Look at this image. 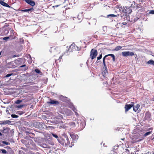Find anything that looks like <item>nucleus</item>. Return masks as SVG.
Wrapping results in <instances>:
<instances>
[{
  "label": "nucleus",
  "mask_w": 154,
  "mask_h": 154,
  "mask_svg": "<svg viewBox=\"0 0 154 154\" xmlns=\"http://www.w3.org/2000/svg\"><path fill=\"white\" fill-rule=\"evenodd\" d=\"M97 54V51L96 50L92 49L90 52V57L93 60L94 59Z\"/></svg>",
  "instance_id": "nucleus-1"
},
{
  "label": "nucleus",
  "mask_w": 154,
  "mask_h": 154,
  "mask_svg": "<svg viewBox=\"0 0 154 154\" xmlns=\"http://www.w3.org/2000/svg\"><path fill=\"white\" fill-rule=\"evenodd\" d=\"M63 119V117L61 115L55 118L54 119V120L52 121V122L57 124L62 122V120Z\"/></svg>",
  "instance_id": "nucleus-2"
},
{
  "label": "nucleus",
  "mask_w": 154,
  "mask_h": 154,
  "mask_svg": "<svg viewBox=\"0 0 154 154\" xmlns=\"http://www.w3.org/2000/svg\"><path fill=\"white\" fill-rule=\"evenodd\" d=\"M134 55V54L133 52L127 51L122 52V55L124 57H126L127 56H133Z\"/></svg>",
  "instance_id": "nucleus-3"
},
{
  "label": "nucleus",
  "mask_w": 154,
  "mask_h": 154,
  "mask_svg": "<svg viewBox=\"0 0 154 154\" xmlns=\"http://www.w3.org/2000/svg\"><path fill=\"white\" fill-rule=\"evenodd\" d=\"M134 103L131 102L130 104H126L125 105V112H126L129 110L131 107L134 106Z\"/></svg>",
  "instance_id": "nucleus-4"
},
{
  "label": "nucleus",
  "mask_w": 154,
  "mask_h": 154,
  "mask_svg": "<svg viewBox=\"0 0 154 154\" xmlns=\"http://www.w3.org/2000/svg\"><path fill=\"white\" fill-rule=\"evenodd\" d=\"M77 48H78V47L75 45V44H72L70 45L68 51H72L73 50H76Z\"/></svg>",
  "instance_id": "nucleus-5"
},
{
  "label": "nucleus",
  "mask_w": 154,
  "mask_h": 154,
  "mask_svg": "<svg viewBox=\"0 0 154 154\" xmlns=\"http://www.w3.org/2000/svg\"><path fill=\"white\" fill-rule=\"evenodd\" d=\"M23 60L21 58H18L14 61V63L17 66H19L22 63Z\"/></svg>",
  "instance_id": "nucleus-6"
},
{
  "label": "nucleus",
  "mask_w": 154,
  "mask_h": 154,
  "mask_svg": "<svg viewBox=\"0 0 154 154\" xmlns=\"http://www.w3.org/2000/svg\"><path fill=\"white\" fill-rule=\"evenodd\" d=\"M125 13L127 14H130L132 11L131 8L129 6H125Z\"/></svg>",
  "instance_id": "nucleus-7"
},
{
  "label": "nucleus",
  "mask_w": 154,
  "mask_h": 154,
  "mask_svg": "<svg viewBox=\"0 0 154 154\" xmlns=\"http://www.w3.org/2000/svg\"><path fill=\"white\" fill-rule=\"evenodd\" d=\"M108 56H110L112 58V60L113 61H114L115 60V57L114 55L112 54H110L108 55H105L103 58V62H105V59Z\"/></svg>",
  "instance_id": "nucleus-8"
},
{
  "label": "nucleus",
  "mask_w": 154,
  "mask_h": 154,
  "mask_svg": "<svg viewBox=\"0 0 154 154\" xmlns=\"http://www.w3.org/2000/svg\"><path fill=\"white\" fill-rule=\"evenodd\" d=\"M47 103L48 104H54L55 105H57L59 103V102L57 101L51 100L49 102H48Z\"/></svg>",
  "instance_id": "nucleus-9"
},
{
  "label": "nucleus",
  "mask_w": 154,
  "mask_h": 154,
  "mask_svg": "<svg viewBox=\"0 0 154 154\" xmlns=\"http://www.w3.org/2000/svg\"><path fill=\"white\" fill-rule=\"evenodd\" d=\"M117 6L118 8L119 9V11L121 12H125V7H122V6L121 5H119Z\"/></svg>",
  "instance_id": "nucleus-10"
},
{
  "label": "nucleus",
  "mask_w": 154,
  "mask_h": 154,
  "mask_svg": "<svg viewBox=\"0 0 154 154\" xmlns=\"http://www.w3.org/2000/svg\"><path fill=\"white\" fill-rule=\"evenodd\" d=\"M25 1L30 5L33 6L35 5V2L31 0H25Z\"/></svg>",
  "instance_id": "nucleus-11"
},
{
  "label": "nucleus",
  "mask_w": 154,
  "mask_h": 154,
  "mask_svg": "<svg viewBox=\"0 0 154 154\" xmlns=\"http://www.w3.org/2000/svg\"><path fill=\"white\" fill-rule=\"evenodd\" d=\"M70 136L72 138L75 140H76L78 138V136L77 135H75L73 134H70Z\"/></svg>",
  "instance_id": "nucleus-12"
},
{
  "label": "nucleus",
  "mask_w": 154,
  "mask_h": 154,
  "mask_svg": "<svg viewBox=\"0 0 154 154\" xmlns=\"http://www.w3.org/2000/svg\"><path fill=\"white\" fill-rule=\"evenodd\" d=\"M3 1H4L0 0V4L1 5L7 7L9 8H10L11 7V6L9 5L7 3L4 2Z\"/></svg>",
  "instance_id": "nucleus-13"
},
{
  "label": "nucleus",
  "mask_w": 154,
  "mask_h": 154,
  "mask_svg": "<svg viewBox=\"0 0 154 154\" xmlns=\"http://www.w3.org/2000/svg\"><path fill=\"white\" fill-rule=\"evenodd\" d=\"M36 125H38V127H36L40 129L42 128V126L44 125V123L42 122H36Z\"/></svg>",
  "instance_id": "nucleus-14"
},
{
  "label": "nucleus",
  "mask_w": 154,
  "mask_h": 154,
  "mask_svg": "<svg viewBox=\"0 0 154 154\" xmlns=\"http://www.w3.org/2000/svg\"><path fill=\"white\" fill-rule=\"evenodd\" d=\"M131 5H130V7L131 8H135V2L134 1H132L130 2Z\"/></svg>",
  "instance_id": "nucleus-15"
},
{
  "label": "nucleus",
  "mask_w": 154,
  "mask_h": 154,
  "mask_svg": "<svg viewBox=\"0 0 154 154\" xmlns=\"http://www.w3.org/2000/svg\"><path fill=\"white\" fill-rule=\"evenodd\" d=\"M140 107V105L139 104H137L135 106L133 107V110L135 112H136L137 111L139 108Z\"/></svg>",
  "instance_id": "nucleus-16"
},
{
  "label": "nucleus",
  "mask_w": 154,
  "mask_h": 154,
  "mask_svg": "<svg viewBox=\"0 0 154 154\" xmlns=\"http://www.w3.org/2000/svg\"><path fill=\"white\" fill-rule=\"evenodd\" d=\"M11 122V121L9 120L4 121L2 122L1 123V124L5 125L6 124H8L9 125L10 124Z\"/></svg>",
  "instance_id": "nucleus-17"
},
{
  "label": "nucleus",
  "mask_w": 154,
  "mask_h": 154,
  "mask_svg": "<svg viewBox=\"0 0 154 154\" xmlns=\"http://www.w3.org/2000/svg\"><path fill=\"white\" fill-rule=\"evenodd\" d=\"M69 125L71 128H74L75 126V124L74 122H70L69 123Z\"/></svg>",
  "instance_id": "nucleus-18"
},
{
  "label": "nucleus",
  "mask_w": 154,
  "mask_h": 154,
  "mask_svg": "<svg viewBox=\"0 0 154 154\" xmlns=\"http://www.w3.org/2000/svg\"><path fill=\"white\" fill-rule=\"evenodd\" d=\"M147 64L154 65V61L152 60H150L148 61L146 63Z\"/></svg>",
  "instance_id": "nucleus-19"
},
{
  "label": "nucleus",
  "mask_w": 154,
  "mask_h": 154,
  "mask_svg": "<svg viewBox=\"0 0 154 154\" xmlns=\"http://www.w3.org/2000/svg\"><path fill=\"white\" fill-rule=\"evenodd\" d=\"M20 68H23L22 69V70L25 71L27 70L28 68V67L26 66L25 65H23L21 66L20 67Z\"/></svg>",
  "instance_id": "nucleus-20"
},
{
  "label": "nucleus",
  "mask_w": 154,
  "mask_h": 154,
  "mask_svg": "<svg viewBox=\"0 0 154 154\" xmlns=\"http://www.w3.org/2000/svg\"><path fill=\"white\" fill-rule=\"evenodd\" d=\"M75 112V115L77 116H78L79 115L78 113L76 112L77 111L76 109L73 106L71 108Z\"/></svg>",
  "instance_id": "nucleus-21"
},
{
  "label": "nucleus",
  "mask_w": 154,
  "mask_h": 154,
  "mask_svg": "<svg viewBox=\"0 0 154 154\" xmlns=\"http://www.w3.org/2000/svg\"><path fill=\"white\" fill-rule=\"evenodd\" d=\"M0 151H2V152L3 154H9L6 150L4 149H1L0 150Z\"/></svg>",
  "instance_id": "nucleus-22"
},
{
  "label": "nucleus",
  "mask_w": 154,
  "mask_h": 154,
  "mask_svg": "<svg viewBox=\"0 0 154 154\" xmlns=\"http://www.w3.org/2000/svg\"><path fill=\"white\" fill-rule=\"evenodd\" d=\"M122 48V47H121L120 46H118L116 47L115 48V49H114V51H118L119 50L121 49Z\"/></svg>",
  "instance_id": "nucleus-23"
},
{
  "label": "nucleus",
  "mask_w": 154,
  "mask_h": 154,
  "mask_svg": "<svg viewBox=\"0 0 154 154\" xmlns=\"http://www.w3.org/2000/svg\"><path fill=\"white\" fill-rule=\"evenodd\" d=\"M9 130V129L7 128H3V132L4 133H6L8 132Z\"/></svg>",
  "instance_id": "nucleus-24"
},
{
  "label": "nucleus",
  "mask_w": 154,
  "mask_h": 154,
  "mask_svg": "<svg viewBox=\"0 0 154 154\" xmlns=\"http://www.w3.org/2000/svg\"><path fill=\"white\" fill-rule=\"evenodd\" d=\"M66 112L67 113V115H71L72 114V112L71 111L67 109L66 110Z\"/></svg>",
  "instance_id": "nucleus-25"
},
{
  "label": "nucleus",
  "mask_w": 154,
  "mask_h": 154,
  "mask_svg": "<svg viewBox=\"0 0 154 154\" xmlns=\"http://www.w3.org/2000/svg\"><path fill=\"white\" fill-rule=\"evenodd\" d=\"M152 133V131L148 132L144 134V137H146V136H147V135L150 134Z\"/></svg>",
  "instance_id": "nucleus-26"
},
{
  "label": "nucleus",
  "mask_w": 154,
  "mask_h": 154,
  "mask_svg": "<svg viewBox=\"0 0 154 154\" xmlns=\"http://www.w3.org/2000/svg\"><path fill=\"white\" fill-rule=\"evenodd\" d=\"M62 98H63V99L62 100L63 101H69L70 100V99H67V98L66 97H62Z\"/></svg>",
  "instance_id": "nucleus-27"
},
{
  "label": "nucleus",
  "mask_w": 154,
  "mask_h": 154,
  "mask_svg": "<svg viewBox=\"0 0 154 154\" xmlns=\"http://www.w3.org/2000/svg\"><path fill=\"white\" fill-rule=\"evenodd\" d=\"M11 116L13 118H17L19 117L17 115L13 114L11 115Z\"/></svg>",
  "instance_id": "nucleus-28"
},
{
  "label": "nucleus",
  "mask_w": 154,
  "mask_h": 154,
  "mask_svg": "<svg viewBox=\"0 0 154 154\" xmlns=\"http://www.w3.org/2000/svg\"><path fill=\"white\" fill-rule=\"evenodd\" d=\"M32 9V8H29L28 9H25L22 10V11L23 12H29V11H31Z\"/></svg>",
  "instance_id": "nucleus-29"
},
{
  "label": "nucleus",
  "mask_w": 154,
  "mask_h": 154,
  "mask_svg": "<svg viewBox=\"0 0 154 154\" xmlns=\"http://www.w3.org/2000/svg\"><path fill=\"white\" fill-rule=\"evenodd\" d=\"M9 30L8 29H5L4 30V35H7L9 32Z\"/></svg>",
  "instance_id": "nucleus-30"
},
{
  "label": "nucleus",
  "mask_w": 154,
  "mask_h": 154,
  "mask_svg": "<svg viewBox=\"0 0 154 154\" xmlns=\"http://www.w3.org/2000/svg\"><path fill=\"white\" fill-rule=\"evenodd\" d=\"M22 102V100H17L15 102V103L17 104H19L20 103Z\"/></svg>",
  "instance_id": "nucleus-31"
},
{
  "label": "nucleus",
  "mask_w": 154,
  "mask_h": 154,
  "mask_svg": "<svg viewBox=\"0 0 154 154\" xmlns=\"http://www.w3.org/2000/svg\"><path fill=\"white\" fill-rule=\"evenodd\" d=\"M52 136L54 137H55V138H57V139H58V136H57V135L56 134H54V133H52Z\"/></svg>",
  "instance_id": "nucleus-32"
},
{
  "label": "nucleus",
  "mask_w": 154,
  "mask_h": 154,
  "mask_svg": "<svg viewBox=\"0 0 154 154\" xmlns=\"http://www.w3.org/2000/svg\"><path fill=\"white\" fill-rule=\"evenodd\" d=\"M23 105L20 104L17 106V108H21L23 107Z\"/></svg>",
  "instance_id": "nucleus-33"
},
{
  "label": "nucleus",
  "mask_w": 154,
  "mask_h": 154,
  "mask_svg": "<svg viewBox=\"0 0 154 154\" xmlns=\"http://www.w3.org/2000/svg\"><path fill=\"white\" fill-rule=\"evenodd\" d=\"M108 16L109 17H116V15H114V14H109V15H108Z\"/></svg>",
  "instance_id": "nucleus-34"
},
{
  "label": "nucleus",
  "mask_w": 154,
  "mask_h": 154,
  "mask_svg": "<svg viewBox=\"0 0 154 154\" xmlns=\"http://www.w3.org/2000/svg\"><path fill=\"white\" fill-rule=\"evenodd\" d=\"M135 8H136V9H137V8H139L140 6V5H139V4H135Z\"/></svg>",
  "instance_id": "nucleus-35"
},
{
  "label": "nucleus",
  "mask_w": 154,
  "mask_h": 154,
  "mask_svg": "<svg viewBox=\"0 0 154 154\" xmlns=\"http://www.w3.org/2000/svg\"><path fill=\"white\" fill-rule=\"evenodd\" d=\"M103 66H104L103 67V69H107L106 66L105 64V62L104 61V62H103Z\"/></svg>",
  "instance_id": "nucleus-36"
},
{
  "label": "nucleus",
  "mask_w": 154,
  "mask_h": 154,
  "mask_svg": "<svg viewBox=\"0 0 154 154\" xmlns=\"http://www.w3.org/2000/svg\"><path fill=\"white\" fill-rule=\"evenodd\" d=\"M2 143H3L5 144H6V145H9V144H10V143H8V142H6L5 141H3L2 142Z\"/></svg>",
  "instance_id": "nucleus-37"
},
{
  "label": "nucleus",
  "mask_w": 154,
  "mask_h": 154,
  "mask_svg": "<svg viewBox=\"0 0 154 154\" xmlns=\"http://www.w3.org/2000/svg\"><path fill=\"white\" fill-rule=\"evenodd\" d=\"M36 72L38 73H40V71L38 69H36L35 70Z\"/></svg>",
  "instance_id": "nucleus-38"
},
{
  "label": "nucleus",
  "mask_w": 154,
  "mask_h": 154,
  "mask_svg": "<svg viewBox=\"0 0 154 154\" xmlns=\"http://www.w3.org/2000/svg\"><path fill=\"white\" fill-rule=\"evenodd\" d=\"M102 57V54H101L99 57H97V59L98 60H99Z\"/></svg>",
  "instance_id": "nucleus-39"
},
{
  "label": "nucleus",
  "mask_w": 154,
  "mask_h": 154,
  "mask_svg": "<svg viewBox=\"0 0 154 154\" xmlns=\"http://www.w3.org/2000/svg\"><path fill=\"white\" fill-rule=\"evenodd\" d=\"M9 38V37H6L3 38V39L5 40H7Z\"/></svg>",
  "instance_id": "nucleus-40"
},
{
  "label": "nucleus",
  "mask_w": 154,
  "mask_h": 154,
  "mask_svg": "<svg viewBox=\"0 0 154 154\" xmlns=\"http://www.w3.org/2000/svg\"><path fill=\"white\" fill-rule=\"evenodd\" d=\"M17 113L18 114L21 115L22 114H23V113L22 112H21V111H18L17 112Z\"/></svg>",
  "instance_id": "nucleus-41"
},
{
  "label": "nucleus",
  "mask_w": 154,
  "mask_h": 154,
  "mask_svg": "<svg viewBox=\"0 0 154 154\" xmlns=\"http://www.w3.org/2000/svg\"><path fill=\"white\" fill-rule=\"evenodd\" d=\"M12 75V74H8L6 75L5 77H10L11 75Z\"/></svg>",
  "instance_id": "nucleus-42"
},
{
  "label": "nucleus",
  "mask_w": 154,
  "mask_h": 154,
  "mask_svg": "<svg viewBox=\"0 0 154 154\" xmlns=\"http://www.w3.org/2000/svg\"><path fill=\"white\" fill-rule=\"evenodd\" d=\"M149 13L152 14H154V10L150 11L149 12Z\"/></svg>",
  "instance_id": "nucleus-43"
},
{
  "label": "nucleus",
  "mask_w": 154,
  "mask_h": 154,
  "mask_svg": "<svg viewBox=\"0 0 154 154\" xmlns=\"http://www.w3.org/2000/svg\"><path fill=\"white\" fill-rule=\"evenodd\" d=\"M104 73H106L107 72V69H104V70L103 72Z\"/></svg>",
  "instance_id": "nucleus-44"
},
{
  "label": "nucleus",
  "mask_w": 154,
  "mask_h": 154,
  "mask_svg": "<svg viewBox=\"0 0 154 154\" xmlns=\"http://www.w3.org/2000/svg\"><path fill=\"white\" fill-rule=\"evenodd\" d=\"M46 127L48 128H53V127L52 126H47Z\"/></svg>",
  "instance_id": "nucleus-45"
},
{
  "label": "nucleus",
  "mask_w": 154,
  "mask_h": 154,
  "mask_svg": "<svg viewBox=\"0 0 154 154\" xmlns=\"http://www.w3.org/2000/svg\"><path fill=\"white\" fill-rule=\"evenodd\" d=\"M63 56V55H61V56L59 58V60H60H60H61V59H62V56Z\"/></svg>",
  "instance_id": "nucleus-46"
},
{
  "label": "nucleus",
  "mask_w": 154,
  "mask_h": 154,
  "mask_svg": "<svg viewBox=\"0 0 154 154\" xmlns=\"http://www.w3.org/2000/svg\"><path fill=\"white\" fill-rule=\"evenodd\" d=\"M4 54V51H2L1 52H0V55H1L2 54Z\"/></svg>",
  "instance_id": "nucleus-47"
},
{
  "label": "nucleus",
  "mask_w": 154,
  "mask_h": 154,
  "mask_svg": "<svg viewBox=\"0 0 154 154\" xmlns=\"http://www.w3.org/2000/svg\"><path fill=\"white\" fill-rule=\"evenodd\" d=\"M10 154H13V152L12 150H11L10 152Z\"/></svg>",
  "instance_id": "nucleus-48"
},
{
  "label": "nucleus",
  "mask_w": 154,
  "mask_h": 154,
  "mask_svg": "<svg viewBox=\"0 0 154 154\" xmlns=\"http://www.w3.org/2000/svg\"><path fill=\"white\" fill-rule=\"evenodd\" d=\"M142 139H139V140H137V141H136L135 142H139V141H140Z\"/></svg>",
  "instance_id": "nucleus-49"
},
{
  "label": "nucleus",
  "mask_w": 154,
  "mask_h": 154,
  "mask_svg": "<svg viewBox=\"0 0 154 154\" xmlns=\"http://www.w3.org/2000/svg\"><path fill=\"white\" fill-rule=\"evenodd\" d=\"M52 48H53L54 49H56L57 48H54L53 47H51V49H52Z\"/></svg>",
  "instance_id": "nucleus-50"
},
{
  "label": "nucleus",
  "mask_w": 154,
  "mask_h": 154,
  "mask_svg": "<svg viewBox=\"0 0 154 154\" xmlns=\"http://www.w3.org/2000/svg\"><path fill=\"white\" fill-rule=\"evenodd\" d=\"M6 112L8 113L9 114V112L8 110H6Z\"/></svg>",
  "instance_id": "nucleus-51"
},
{
  "label": "nucleus",
  "mask_w": 154,
  "mask_h": 154,
  "mask_svg": "<svg viewBox=\"0 0 154 154\" xmlns=\"http://www.w3.org/2000/svg\"><path fill=\"white\" fill-rule=\"evenodd\" d=\"M17 57V56L16 55H14L13 56V57Z\"/></svg>",
  "instance_id": "nucleus-52"
},
{
  "label": "nucleus",
  "mask_w": 154,
  "mask_h": 154,
  "mask_svg": "<svg viewBox=\"0 0 154 154\" xmlns=\"http://www.w3.org/2000/svg\"><path fill=\"white\" fill-rule=\"evenodd\" d=\"M2 135V133H1V132H0V136H1Z\"/></svg>",
  "instance_id": "nucleus-53"
},
{
  "label": "nucleus",
  "mask_w": 154,
  "mask_h": 154,
  "mask_svg": "<svg viewBox=\"0 0 154 154\" xmlns=\"http://www.w3.org/2000/svg\"><path fill=\"white\" fill-rule=\"evenodd\" d=\"M79 15L78 16V18L79 19H80V18H79Z\"/></svg>",
  "instance_id": "nucleus-54"
},
{
  "label": "nucleus",
  "mask_w": 154,
  "mask_h": 154,
  "mask_svg": "<svg viewBox=\"0 0 154 154\" xmlns=\"http://www.w3.org/2000/svg\"><path fill=\"white\" fill-rule=\"evenodd\" d=\"M80 15H82V14H79V15H80Z\"/></svg>",
  "instance_id": "nucleus-55"
},
{
  "label": "nucleus",
  "mask_w": 154,
  "mask_h": 154,
  "mask_svg": "<svg viewBox=\"0 0 154 154\" xmlns=\"http://www.w3.org/2000/svg\"><path fill=\"white\" fill-rule=\"evenodd\" d=\"M124 139H121L122 140H123Z\"/></svg>",
  "instance_id": "nucleus-56"
},
{
  "label": "nucleus",
  "mask_w": 154,
  "mask_h": 154,
  "mask_svg": "<svg viewBox=\"0 0 154 154\" xmlns=\"http://www.w3.org/2000/svg\"><path fill=\"white\" fill-rule=\"evenodd\" d=\"M152 55L154 57V55Z\"/></svg>",
  "instance_id": "nucleus-57"
},
{
  "label": "nucleus",
  "mask_w": 154,
  "mask_h": 154,
  "mask_svg": "<svg viewBox=\"0 0 154 154\" xmlns=\"http://www.w3.org/2000/svg\"><path fill=\"white\" fill-rule=\"evenodd\" d=\"M3 1H4V0H2Z\"/></svg>",
  "instance_id": "nucleus-58"
}]
</instances>
